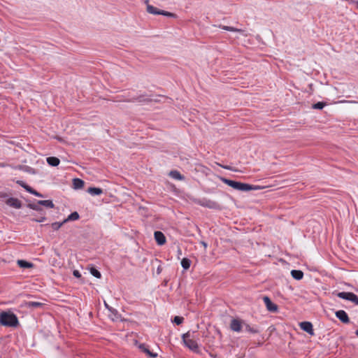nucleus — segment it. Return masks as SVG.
Instances as JSON below:
<instances>
[{
    "instance_id": "nucleus-1",
    "label": "nucleus",
    "mask_w": 358,
    "mask_h": 358,
    "mask_svg": "<svg viewBox=\"0 0 358 358\" xmlns=\"http://www.w3.org/2000/svg\"><path fill=\"white\" fill-rule=\"evenodd\" d=\"M221 180L226 185L232 187L234 189L242 191V192H248L250 190H256L258 189L259 187L257 186H253L247 183H243L234 180H231L225 178H221Z\"/></svg>"
},
{
    "instance_id": "nucleus-2",
    "label": "nucleus",
    "mask_w": 358,
    "mask_h": 358,
    "mask_svg": "<svg viewBox=\"0 0 358 358\" xmlns=\"http://www.w3.org/2000/svg\"><path fill=\"white\" fill-rule=\"evenodd\" d=\"M0 324L6 327H16L18 320L15 314L3 312L0 314Z\"/></svg>"
},
{
    "instance_id": "nucleus-3",
    "label": "nucleus",
    "mask_w": 358,
    "mask_h": 358,
    "mask_svg": "<svg viewBox=\"0 0 358 358\" xmlns=\"http://www.w3.org/2000/svg\"><path fill=\"white\" fill-rule=\"evenodd\" d=\"M192 334L189 331L182 334V338L185 345L193 352H197L199 345L197 342L192 338Z\"/></svg>"
},
{
    "instance_id": "nucleus-4",
    "label": "nucleus",
    "mask_w": 358,
    "mask_h": 358,
    "mask_svg": "<svg viewBox=\"0 0 358 358\" xmlns=\"http://www.w3.org/2000/svg\"><path fill=\"white\" fill-rule=\"evenodd\" d=\"M337 296L347 301H350L356 305H358V296L352 292H341L337 293Z\"/></svg>"
},
{
    "instance_id": "nucleus-5",
    "label": "nucleus",
    "mask_w": 358,
    "mask_h": 358,
    "mask_svg": "<svg viewBox=\"0 0 358 358\" xmlns=\"http://www.w3.org/2000/svg\"><path fill=\"white\" fill-rule=\"evenodd\" d=\"M198 204L201 206L206 207L210 209H220V205L213 200L208 199H202L198 201Z\"/></svg>"
},
{
    "instance_id": "nucleus-6",
    "label": "nucleus",
    "mask_w": 358,
    "mask_h": 358,
    "mask_svg": "<svg viewBox=\"0 0 358 358\" xmlns=\"http://www.w3.org/2000/svg\"><path fill=\"white\" fill-rule=\"evenodd\" d=\"M243 323L245 322L239 320L233 319L231 322L230 327L232 331L236 332H240L241 331L243 330Z\"/></svg>"
},
{
    "instance_id": "nucleus-7",
    "label": "nucleus",
    "mask_w": 358,
    "mask_h": 358,
    "mask_svg": "<svg viewBox=\"0 0 358 358\" xmlns=\"http://www.w3.org/2000/svg\"><path fill=\"white\" fill-rule=\"evenodd\" d=\"M263 301L266 306V308L270 312H276L278 310V306L275 303H273L271 299L268 296H264Z\"/></svg>"
},
{
    "instance_id": "nucleus-8",
    "label": "nucleus",
    "mask_w": 358,
    "mask_h": 358,
    "mask_svg": "<svg viewBox=\"0 0 358 358\" xmlns=\"http://www.w3.org/2000/svg\"><path fill=\"white\" fill-rule=\"evenodd\" d=\"M299 326L302 330L307 332L310 335L314 334L313 324L310 322H302L299 324Z\"/></svg>"
},
{
    "instance_id": "nucleus-9",
    "label": "nucleus",
    "mask_w": 358,
    "mask_h": 358,
    "mask_svg": "<svg viewBox=\"0 0 358 358\" xmlns=\"http://www.w3.org/2000/svg\"><path fill=\"white\" fill-rule=\"evenodd\" d=\"M6 203L8 206L13 207L15 209H20L22 207L21 201L16 198L11 197V198L8 199L6 201Z\"/></svg>"
},
{
    "instance_id": "nucleus-10",
    "label": "nucleus",
    "mask_w": 358,
    "mask_h": 358,
    "mask_svg": "<svg viewBox=\"0 0 358 358\" xmlns=\"http://www.w3.org/2000/svg\"><path fill=\"white\" fill-rule=\"evenodd\" d=\"M336 317L345 324H348L350 322L349 317L346 312L343 310H340L336 312Z\"/></svg>"
},
{
    "instance_id": "nucleus-11",
    "label": "nucleus",
    "mask_w": 358,
    "mask_h": 358,
    "mask_svg": "<svg viewBox=\"0 0 358 358\" xmlns=\"http://www.w3.org/2000/svg\"><path fill=\"white\" fill-rule=\"evenodd\" d=\"M155 239L159 245H162L166 243V237L162 231H157L154 234Z\"/></svg>"
},
{
    "instance_id": "nucleus-12",
    "label": "nucleus",
    "mask_w": 358,
    "mask_h": 358,
    "mask_svg": "<svg viewBox=\"0 0 358 358\" xmlns=\"http://www.w3.org/2000/svg\"><path fill=\"white\" fill-rule=\"evenodd\" d=\"M87 192L92 196H97L103 193V189L99 187H91L88 188Z\"/></svg>"
},
{
    "instance_id": "nucleus-13",
    "label": "nucleus",
    "mask_w": 358,
    "mask_h": 358,
    "mask_svg": "<svg viewBox=\"0 0 358 358\" xmlns=\"http://www.w3.org/2000/svg\"><path fill=\"white\" fill-rule=\"evenodd\" d=\"M45 304L37 301H27L25 306L29 308H37L43 307Z\"/></svg>"
},
{
    "instance_id": "nucleus-14",
    "label": "nucleus",
    "mask_w": 358,
    "mask_h": 358,
    "mask_svg": "<svg viewBox=\"0 0 358 358\" xmlns=\"http://www.w3.org/2000/svg\"><path fill=\"white\" fill-rule=\"evenodd\" d=\"M17 265L22 268H29L33 267V264L31 262H28L25 260L19 259L17 262Z\"/></svg>"
},
{
    "instance_id": "nucleus-15",
    "label": "nucleus",
    "mask_w": 358,
    "mask_h": 358,
    "mask_svg": "<svg viewBox=\"0 0 358 358\" xmlns=\"http://www.w3.org/2000/svg\"><path fill=\"white\" fill-rule=\"evenodd\" d=\"M47 163L52 166H57L59 164V159L56 157H49L46 159Z\"/></svg>"
},
{
    "instance_id": "nucleus-16",
    "label": "nucleus",
    "mask_w": 358,
    "mask_h": 358,
    "mask_svg": "<svg viewBox=\"0 0 358 358\" xmlns=\"http://www.w3.org/2000/svg\"><path fill=\"white\" fill-rule=\"evenodd\" d=\"M291 275L293 278L299 280L303 278V273L300 270H292L291 271Z\"/></svg>"
},
{
    "instance_id": "nucleus-17",
    "label": "nucleus",
    "mask_w": 358,
    "mask_h": 358,
    "mask_svg": "<svg viewBox=\"0 0 358 358\" xmlns=\"http://www.w3.org/2000/svg\"><path fill=\"white\" fill-rule=\"evenodd\" d=\"M73 185L76 189H81L84 186V181L80 178H74Z\"/></svg>"
},
{
    "instance_id": "nucleus-18",
    "label": "nucleus",
    "mask_w": 358,
    "mask_h": 358,
    "mask_svg": "<svg viewBox=\"0 0 358 358\" xmlns=\"http://www.w3.org/2000/svg\"><path fill=\"white\" fill-rule=\"evenodd\" d=\"M38 203L49 208H53L55 207V205L51 200H40L38 201Z\"/></svg>"
},
{
    "instance_id": "nucleus-19",
    "label": "nucleus",
    "mask_w": 358,
    "mask_h": 358,
    "mask_svg": "<svg viewBox=\"0 0 358 358\" xmlns=\"http://www.w3.org/2000/svg\"><path fill=\"white\" fill-rule=\"evenodd\" d=\"M139 348L143 352L147 354L150 357L155 358L157 356V353L150 352V350L145 345H141Z\"/></svg>"
},
{
    "instance_id": "nucleus-20",
    "label": "nucleus",
    "mask_w": 358,
    "mask_h": 358,
    "mask_svg": "<svg viewBox=\"0 0 358 358\" xmlns=\"http://www.w3.org/2000/svg\"><path fill=\"white\" fill-rule=\"evenodd\" d=\"M80 217L79 214L77 212L71 213L66 219L64 220V222L66 223L69 221H75L78 220Z\"/></svg>"
},
{
    "instance_id": "nucleus-21",
    "label": "nucleus",
    "mask_w": 358,
    "mask_h": 358,
    "mask_svg": "<svg viewBox=\"0 0 358 358\" xmlns=\"http://www.w3.org/2000/svg\"><path fill=\"white\" fill-rule=\"evenodd\" d=\"M220 27L222 29L226 30V31H234V32H238V33H241V34L243 33V31L242 29H236V28H234L233 27L220 25Z\"/></svg>"
},
{
    "instance_id": "nucleus-22",
    "label": "nucleus",
    "mask_w": 358,
    "mask_h": 358,
    "mask_svg": "<svg viewBox=\"0 0 358 358\" xmlns=\"http://www.w3.org/2000/svg\"><path fill=\"white\" fill-rule=\"evenodd\" d=\"M169 175L176 180H182L184 179V177L178 171H171Z\"/></svg>"
},
{
    "instance_id": "nucleus-23",
    "label": "nucleus",
    "mask_w": 358,
    "mask_h": 358,
    "mask_svg": "<svg viewBox=\"0 0 358 358\" xmlns=\"http://www.w3.org/2000/svg\"><path fill=\"white\" fill-rule=\"evenodd\" d=\"M147 11L150 14L159 15V13L161 10H159V9H157L156 7H155L153 6L148 5L147 6Z\"/></svg>"
},
{
    "instance_id": "nucleus-24",
    "label": "nucleus",
    "mask_w": 358,
    "mask_h": 358,
    "mask_svg": "<svg viewBox=\"0 0 358 358\" xmlns=\"http://www.w3.org/2000/svg\"><path fill=\"white\" fill-rule=\"evenodd\" d=\"M191 265V261L187 258H183L181 261V266L185 270L189 268Z\"/></svg>"
},
{
    "instance_id": "nucleus-25",
    "label": "nucleus",
    "mask_w": 358,
    "mask_h": 358,
    "mask_svg": "<svg viewBox=\"0 0 358 358\" xmlns=\"http://www.w3.org/2000/svg\"><path fill=\"white\" fill-rule=\"evenodd\" d=\"M243 331H246V332H249V333H252V334H255V333L257 332V329H255L253 327H251L249 324H246L245 322L243 323Z\"/></svg>"
},
{
    "instance_id": "nucleus-26",
    "label": "nucleus",
    "mask_w": 358,
    "mask_h": 358,
    "mask_svg": "<svg viewBox=\"0 0 358 358\" xmlns=\"http://www.w3.org/2000/svg\"><path fill=\"white\" fill-rule=\"evenodd\" d=\"M90 273L96 278H101V273L95 268H90Z\"/></svg>"
},
{
    "instance_id": "nucleus-27",
    "label": "nucleus",
    "mask_w": 358,
    "mask_h": 358,
    "mask_svg": "<svg viewBox=\"0 0 358 358\" xmlns=\"http://www.w3.org/2000/svg\"><path fill=\"white\" fill-rule=\"evenodd\" d=\"M40 206L41 205L38 204V202H37L36 203H29L27 205V207L29 208L30 209L39 211V210H41Z\"/></svg>"
},
{
    "instance_id": "nucleus-28",
    "label": "nucleus",
    "mask_w": 358,
    "mask_h": 358,
    "mask_svg": "<svg viewBox=\"0 0 358 358\" xmlns=\"http://www.w3.org/2000/svg\"><path fill=\"white\" fill-rule=\"evenodd\" d=\"M65 222H64V220L62 222H54L51 224V227L53 230H58Z\"/></svg>"
},
{
    "instance_id": "nucleus-29",
    "label": "nucleus",
    "mask_w": 358,
    "mask_h": 358,
    "mask_svg": "<svg viewBox=\"0 0 358 358\" xmlns=\"http://www.w3.org/2000/svg\"><path fill=\"white\" fill-rule=\"evenodd\" d=\"M326 103L324 102H317L313 105V108L321 110L324 107Z\"/></svg>"
},
{
    "instance_id": "nucleus-30",
    "label": "nucleus",
    "mask_w": 358,
    "mask_h": 358,
    "mask_svg": "<svg viewBox=\"0 0 358 358\" xmlns=\"http://www.w3.org/2000/svg\"><path fill=\"white\" fill-rule=\"evenodd\" d=\"M173 322L176 324L179 325V324H182V322H183V318L182 317L176 316L174 317Z\"/></svg>"
},
{
    "instance_id": "nucleus-31",
    "label": "nucleus",
    "mask_w": 358,
    "mask_h": 358,
    "mask_svg": "<svg viewBox=\"0 0 358 358\" xmlns=\"http://www.w3.org/2000/svg\"><path fill=\"white\" fill-rule=\"evenodd\" d=\"M112 315H110V317H111V319L113 320V321H117L120 319V315L118 314V313L117 312V315L115 314V312H110Z\"/></svg>"
},
{
    "instance_id": "nucleus-32",
    "label": "nucleus",
    "mask_w": 358,
    "mask_h": 358,
    "mask_svg": "<svg viewBox=\"0 0 358 358\" xmlns=\"http://www.w3.org/2000/svg\"><path fill=\"white\" fill-rule=\"evenodd\" d=\"M159 15H165V16H168V17H174L175 16V15L173 13H169L167 11H164V10H161L159 13Z\"/></svg>"
},
{
    "instance_id": "nucleus-33",
    "label": "nucleus",
    "mask_w": 358,
    "mask_h": 358,
    "mask_svg": "<svg viewBox=\"0 0 358 358\" xmlns=\"http://www.w3.org/2000/svg\"><path fill=\"white\" fill-rule=\"evenodd\" d=\"M24 189L28 192L29 193L33 194L34 192L36 191L35 189H34L33 188H31L30 186L27 185L26 187H24Z\"/></svg>"
},
{
    "instance_id": "nucleus-34",
    "label": "nucleus",
    "mask_w": 358,
    "mask_h": 358,
    "mask_svg": "<svg viewBox=\"0 0 358 358\" xmlns=\"http://www.w3.org/2000/svg\"><path fill=\"white\" fill-rule=\"evenodd\" d=\"M105 306L110 312H115V314L117 315V310L113 308L110 307L106 303H105Z\"/></svg>"
},
{
    "instance_id": "nucleus-35",
    "label": "nucleus",
    "mask_w": 358,
    "mask_h": 358,
    "mask_svg": "<svg viewBox=\"0 0 358 358\" xmlns=\"http://www.w3.org/2000/svg\"><path fill=\"white\" fill-rule=\"evenodd\" d=\"M73 274L76 278H80L81 276L80 272L78 270H74Z\"/></svg>"
},
{
    "instance_id": "nucleus-36",
    "label": "nucleus",
    "mask_w": 358,
    "mask_h": 358,
    "mask_svg": "<svg viewBox=\"0 0 358 358\" xmlns=\"http://www.w3.org/2000/svg\"><path fill=\"white\" fill-rule=\"evenodd\" d=\"M17 183L21 186L24 189V187L27 186L28 185H27L26 183H24L23 181L20 180V181H17Z\"/></svg>"
},
{
    "instance_id": "nucleus-37",
    "label": "nucleus",
    "mask_w": 358,
    "mask_h": 358,
    "mask_svg": "<svg viewBox=\"0 0 358 358\" xmlns=\"http://www.w3.org/2000/svg\"><path fill=\"white\" fill-rule=\"evenodd\" d=\"M17 183L21 186L24 189V187L27 186L28 185H27L26 183H24L23 181L20 180V181H17Z\"/></svg>"
},
{
    "instance_id": "nucleus-38",
    "label": "nucleus",
    "mask_w": 358,
    "mask_h": 358,
    "mask_svg": "<svg viewBox=\"0 0 358 358\" xmlns=\"http://www.w3.org/2000/svg\"><path fill=\"white\" fill-rule=\"evenodd\" d=\"M33 194L38 197H43V195L38 192L37 191H35Z\"/></svg>"
},
{
    "instance_id": "nucleus-39",
    "label": "nucleus",
    "mask_w": 358,
    "mask_h": 358,
    "mask_svg": "<svg viewBox=\"0 0 358 358\" xmlns=\"http://www.w3.org/2000/svg\"><path fill=\"white\" fill-rule=\"evenodd\" d=\"M6 194L4 193H0V197H6Z\"/></svg>"
},
{
    "instance_id": "nucleus-40",
    "label": "nucleus",
    "mask_w": 358,
    "mask_h": 358,
    "mask_svg": "<svg viewBox=\"0 0 358 358\" xmlns=\"http://www.w3.org/2000/svg\"><path fill=\"white\" fill-rule=\"evenodd\" d=\"M45 220V217H42L41 220H38V222H43Z\"/></svg>"
},
{
    "instance_id": "nucleus-41",
    "label": "nucleus",
    "mask_w": 358,
    "mask_h": 358,
    "mask_svg": "<svg viewBox=\"0 0 358 358\" xmlns=\"http://www.w3.org/2000/svg\"><path fill=\"white\" fill-rule=\"evenodd\" d=\"M224 168L227 170H231L230 167L228 166H224Z\"/></svg>"
},
{
    "instance_id": "nucleus-42",
    "label": "nucleus",
    "mask_w": 358,
    "mask_h": 358,
    "mask_svg": "<svg viewBox=\"0 0 358 358\" xmlns=\"http://www.w3.org/2000/svg\"><path fill=\"white\" fill-rule=\"evenodd\" d=\"M178 255H181V250L180 249L178 250Z\"/></svg>"
},
{
    "instance_id": "nucleus-43",
    "label": "nucleus",
    "mask_w": 358,
    "mask_h": 358,
    "mask_svg": "<svg viewBox=\"0 0 358 358\" xmlns=\"http://www.w3.org/2000/svg\"><path fill=\"white\" fill-rule=\"evenodd\" d=\"M356 335L358 336V329L356 331Z\"/></svg>"
},
{
    "instance_id": "nucleus-44",
    "label": "nucleus",
    "mask_w": 358,
    "mask_h": 358,
    "mask_svg": "<svg viewBox=\"0 0 358 358\" xmlns=\"http://www.w3.org/2000/svg\"><path fill=\"white\" fill-rule=\"evenodd\" d=\"M357 5V8H358V1L356 2Z\"/></svg>"
}]
</instances>
